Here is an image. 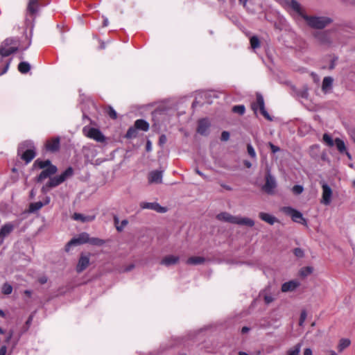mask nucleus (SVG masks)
Listing matches in <instances>:
<instances>
[{"instance_id":"1","label":"nucleus","mask_w":355,"mask_h":355,"mask_svg":"<svg viewBox=\"0 0 355 355\" xmlns=\"http://www.w3.org/2000/svg\"><path fill=\"white\" fill-rule=\"evenodd\" d=\"M18 155L26 163H29L36 155L33 143L29 141L21 143L18 148Z\"/></svg>"},{"instance_id":"2","label":"nucleus","mask_w":355,"mask_h":355,"mask_svg":"<svg viewBox=\"0 0 355 355\" xmlns=\"http://www.w3.org/2000/svg\"><path fill=\"white\" fill-rule=\"evenodd\" d=\"M302 17L309 26L317 29L324 28L332 21L331 19L327 17L308 16L304 14Z\"/></svg>"},{"instance_id":"3","label":"nucleus","mask_w":355,"mask_h":355,"mask_svg":"<svg viewBox=\"0 0 355 355\" xmlns=\"http://www.w3.org/2000/svg\"><path fill=\"white\" fill-rule=\"evenodd\" d=\"M18 49V42L14 38L6 39L0 46V55L6 57L17 51Z\"/></svg>"},{"instance_id":"4","label":"nucleus","mask_w":355,"mask_h":355,"mask_svg":"<svg viewBox=\"0 0 355 355\" xmlns=\"http://www.w3.org/2000/svg\"><path fill=\"white\" fill-rule=\"evenodd\" d=\"M282 211L284 214L290 216L294 222L303 225L306 224V219L303 217V215L300 211L291 207H284L282 208Z\"/></svg>"},{"instance_id":"5","label":"nucleus","mask_w":355,"mask_h":355,"mask_svg":"<svg viewBox=\"0 0 355 355\" xmlns=\"http://www.w3.org/2000/svg\"><path fill=\"white\" fill-rule=\"evenodd\" d=\"M83 132L86 137L98 142H103L105 141L104 135L97 128L85 126L83 128Z\"/></svg>"},{"instance_id":"6","label":"nucleus","mask_w":355,"mask_h":355,"mask_svg":"<svg viewBox=\"0 0 355 355\" xmlns=\"http://www.w3.org/2000/svg\"><path fill=\"white\" fill-rule=\"evenodd\" d=\"M322 197L320 203L324 205H329L332 200L333 191L331 188L324 182L321 183Z\"/></svg>"},{"instance_id":"7","label":"nucleus","mask_w":355,"mask_h":355,"mask_svg":"<svg viewBox=\"0 0 355 355\" xmlns=\"http://www.w3.org/2000/svg\"><path fill=\"white\" fill-rule=\"evenodd\" d=\"M88 242V234L86 232H83L78 234L76 237L71 239L65 245V251L69 252L71 248L75 245H79L84 243H87Z\"/></svg>"},{"instance_id":"8","label":"nucleus","mask_w":355,"mask_h":355,"mask_svg":"<svg viewBox=\"0 0 355 355\" xmlns=\"http://www.w3.org/2000/svg\"><path fill=\"white\" fill-rule=\"evenodd\" d=\"M277 187L275 178L268 172L266 175V182L262 187L263 191L268 194H273Z\"/></svg>"},{"instance_id":"9","label":"nucleus","mask_w":355,"mask_h":355,"mask_svg":"<svg viewBox=\"0 0 355 355\" xmlns=\"http://www.w3.org/2000/svg\"><path fill=\"white\" fill-rule=\"evenodd\" d=\"M252 109L254 110V113H257V110L259 109L261 113L265 118L270 119L268 113L265 110L263 98L261 94L257 95V102L252 104Z\"/></svg>"},{"instance_id":"10","label":"nucleus","mask_w":355,"mask_h":355,"mask_svg":"<svg viewBox=\"0 0 355 355\" xmlns=\"http://www.w3.org/2000/svg\"><path fill=\"white\" fill-rule=\"evenodd\" d=\"M90 264L89 254L81 253L76 265V270L77 272L80 273L84 271Z\"/></svg>"},{"instance_id":"11","label":"nucleus","mask_w":355,"mask_h":355,"mask_svg":"<svg viewBox=\"0 0 355 355\" xmlns=\"http://www.w3.org/2000/svg\"><path fill=\"white\" fill-rule=\"evenodd\" d=\"M140 207L141 209H148L156 211L158 213H165L167 209L164 207H162L157 202H142L140 203Z\"/></svg>"},{"instance_id":"12","label":"nucleus","mask_w":355,"mask_h":355,"mask_svg":"<svg viewBox=\"0 0 355 355\" xmlns=\"http://www.w3.org/2000/svg\"><path fill=\"white\" fill-rule=\"evenodd\" d=\"M282 2L285 6L292 9L301 17L304 14L300 4L295 0H282Z\"/></svg>"},{"instance_id":"13","label":"nucleus","mask_w":355,"mask_h":355,"mask_svg":"<svg viewBox=\"0 0 355 355\" xmlns=\"http://www.w3.org/2000/svg\"><path fill=\"white\" fill-rule=\"evenodd\" d=\"M150 184H160L162 182V171L157 170L149 173L148 177Z\"/></svg>"},{"instance_id":"14","label":"nucleus","mask_w":355,"mask_h":355,"mask_svg":"<svg viewBox=\"0 0 355 355\" xmlns=\"http://www.w3.org/2000/svg\"><path fill=\"white\" fill-rule=\"evenodd\" d=\"M57 171V168L55 166H50L49 167L44 169L39 176L37 177V182H42L51 175L55 174Z\"/></svg>"},{"instance_id":"15","label":"nucleus","mask_w":355,"mask_h":355,"mask_svg":"<svg viewBox=\"0 0 355 355\" xmlns=\"http://www.w3.org/2000/svg\"><path fill=\"white\" fill-rule=\"evenodd\" d=\"M216 218L221 221L236 224L237 216H233L227 212H221L216 216Z\"/></svg>"},{"instance_id":"16","label":"nucleus","mask_w":355,"mask_h":355,"mask_svg":"<svg viewBox=\"0 0 355 355\" xmlns=\"http://www.w3.org/2000/svg\"><path fill=\"white\" fill-rule=\"evenodd\" d=\"M318 42L322 44H329L331 42L330 34L326 31L319 32L315 35Z\"/></svg>"},{"instance_id":"17","label":"nucleus","mask_w":355,"mask_h":355,"mask_svg":"<svg viewBox=\"0 0 355 355\" xmlns=\"http://www.w3.org/2000/svg\"><path fill=\"white\" fill-rule=\"evenodd\" d=\"M300 286V282L297 280H291L285 282L282 286V291L283 293L291 292L295 291Z\"/></svg>"},{"instance_id":"18","label":"nucleus","mask_w":355,"mask_h":355,"mask_svg":"<svg viewBox=\"0 0 355 355\" xmlns=\"http://www.w3.org/2000/svg\"><path fill=\"white\" fill-rule=\"evenodd\" d=\"M210 126V123L206 119H203L199 121L198 126V132L200 135H207L208 132L209 128Z\"/></svg>"},{"instance_id":"19","label":"nucleus","mask_w":355,"mask_h":355,"mask_svg":"<svg viewBox=\"0 0 355 355\" xmlns=\"http://www.w3.org/2000/svg\"><path fill=\"white\" fill-rule=\"evenodd\" d=\"M178 261L179 257L174 255H168L162 259L160 263L168 267L176 264Z\"/></svg>"},{"instance_id":"20","label":"nucleus","mask_w":355,"mask_h":355,"mask_svg":"<svg viewBox=\"0 0 355 355\" xmlns=\"http://www.w3.org/2000/svg\"><path fill=\"white\" fill-rule=\"evenodd\" d=\"M46 150L51 152L58 150L60 148V139L59 138H54L49 140L46 143Z\"/></svg>"},{"instance_id":"21","label":"nucleus","mask_w":355,"mask_h":355,"mask_svg":"<svg viewBox=\"0 0 355 355\" xmlns=\"http://www.w3.org/2000/svg\"><path fill=\"white\" fill-rule=\"evenodd\" d=\"M14 226L11 223H6L0 230V238L3 239L13 230Z\"/></svg>"},{"instance_id":"22","label":"nucleus","mask_w":355,"mask_h":355,"mask_svg":"<svg viewBox=\"0 0 355 355\" xmlns=\"http://www.w3.org/2000/svg\"><path fill=\"white\" fill-rule=\"evenodd\" d=\"M259 216L262 220L269 223L270 225H273L277 221V219L275 216L265 212H260L259 214Z\"/></svg>"},{"instance_id":"23","label":"nucleus","mask_w":355,"mask_h":355,"mask_svg":"<svg viewBox=\"0 0 355 355\" xmlns=\"http://www.w3.org/2000/svg\"><path fill=\"white\" fill-rule=\"evenodd\" d=\"M73 219L75 220H80L83 223L85 222H91L94 220V216H84L79 213H75L73 216Z\"/></svg>"},{"instance_id":"24","label":"nucleus","mask_w":355,"mask_h":355,"mask_svg":"<svg viewBox=\"0 0 355 355\" xmlns=\"http://www.w3.org/2000/svg\"><path fill=\"white\" fill-rule=\"evenodd\" d=\"M236 225L252 227L254 225V222L249 218L237 216Z\"/></svg>"},{"instance_id":"25","label":"nucleus","mask_w":355,"mask_h":355,"mask_svg":"<svg viewBox=\"0 0 355 355\" xmlns=\"http://www.w3.org/2000/svg\"><path fill=\"white\" fill-rule=\"evenodd\" d=\"M205 259L202 257H191L187 260L188 265H200L204 263Z\"/></svg>"},{"instance_id":"26","label":"nucleus","mask_w":355,"mask_h":355,"mask_svg":"<svg viewBox=\"0 0 355 355\" xmlns=\"http://www.w3.org/2000/svg\"><path fill=\"white\" fill-rule=\"evenodd\" d=\"M137 130L147 131L149 128V124L143 119H138L135 121L134 125Z\"/></svg>"},{"instance_id":"27","label":"nucleus","mask_w":355,"mask_h":355,"mask_svg":"<svg viewBox=\"0 0 355 355\" xmlns=\"http://www.w3.org/2000/svg\"><path fill=\"white\" fill-rule=\"evenodd\" d=\"M61 183H62V182L60 180L59 175L55 176L54 178H51L49 182L46 184V186L42 188V189L44 190L47 187H55L60 184Z\"/></svg>"},{"instance_id":"28","label":"nucleus","mask_w":355,"mask_h":355,"mask_svg":"<svg viewBox=\"0 0 355 355\" xmlns=\"http://www.w3.org/2000/svg\"><path fill=\"white\" fill-rule=\"evenodd\" d=\"M332 83H333L332 78H331L329 76L325 77L322 81V91L324 92L325 93L327 92L331 88Z\"/></svg>"},{"instance_id":"29","label":"nucleus","mask_w":355,"mask_h":355,"mask_svg":"<svg viewBox=\"0 0 355 355\" xmlns=\"http://www.w3.org/2000/svg\"><path fill=\"white\" fill-rule=\"evenodd\" d=\"M351 344V341L348 338H342L339 340L337 349L339 352H342L344 349L347 348Z\"/></svg>"},{"instance_id":"30","label":"nucleus","mask_w":355,"mask_h":355,"mask_svg":"<svg viewBox=\"0 0 355 355\" xmlns=\"http://www.w3.org/2000/svg\"><path fill=\"white\" fill-rule=\"evenodd\" d=\"M73 173V168L71 167L67 168L62 174L59 175L60 180L63 182H64L67 178L72 176Z\"/></svg>"},{"instance_id":"31","label":"nucleus","mask_w":355,"mask_h":355,"mask_svg":"<svg viewBox=\"0 0 355 355\" xmlns=\"http://www.w3.org/2000/svg\"><path fill=\"white\" fill-rule=\"evenodd\" d=\"M30 69H31V65L27 62H21L18 65V70L21 73H26L30 71Z\"/></svg>"},{"instance_id":"32","label":"nucleus","mask_w":355,"mask_h":355,"mask_svg":"<svg viewBox=\"0 0 355 355\" xmlns=\"http://www.w3.org/2000/svg\"><path fill=\"white\" fill-rule=\"evenodd\" d=\"M334 144L336 146L337 149L340 153L346 151V146L345 142L339 138H336L334 141Z\"/></svg>"},{"instance_id":"33","label":"nucleus","mask_w":355,"mask_h":355,"mask_svg":"<svg viewBox=\"0 0 355 355\" xmlns=\"http://www.w3.org/2000/svg\"><path fill=\"white\" fill-rule=\"evenodd\" d=\"M37 6H38L37 0H30L28 5V10L31 14H35L37 12Z\"/></svg>"},{"instance_id":"34","label":"nucleus","mask_w":355,"mask_h":355,"mask_svg":"<svg viewBox=\"0 0 355 355\" xmlns=\"http://www.w3.org/2000/svg\"><path fill=\"white\" fill-rule=\"evenodd\" d=\"M89 243L96 245V246H101L105 243V241L103 239H98V238H90L89 235L88 234V242Z\"/></svg>"},{"instance_id":"35","label":"nucleus","mask_w":355,"mask_h":355,"mask_svg":"<svg viewBox=\"0 0 355 355\" xmlns=\"http://www.w3.org/2000/svg\"><path fill=\"white\" fill-rule=\"evenodd\" d=\"M302 344L298 343L293 348H291L287 352V355H299L301 349Z\"/></svg>"},{"instance_id":"36","label":"nucleus","mask_w":355,"mask_h":355,"mask_svg":"<svg viewBox=\"0 0 355 355\" xmlns=\"http://www.w3.org/2000/svg\"><path fill=\"white\" fill-rule=\"evenodd\" d=\"M137 135V130L136 128L134 126V127H130L128 130L126 135H125V137L128 139H132V138L136 137Z\"/></svg>"},{"instance_id":"37","label":"nucleus","mask_w":355,"mask_h":355,"mask_svg":"<svg viewBox=\"0 0 355 355\" xmlns=\"http://www.w3.org/2000/svg\"><path fill=\"white\" fill-rule=\"evenodd\" d=\"M313 271V268L311 266H306V267H304L302 268L300 271V274L301 276L302 277H306L309 275H311Z\"/></svg>"},{"instance_id":"38","label":"nucleus","mask_w":355,"mask_h":355,"mask_svg":"<svg viewBox=\"0 0 355 355\" xmlns=\"http://www.w3.org/2000/svg\"><path fill=\"white\" fill-rule=\"evenodd\" d=\"M322 139L324 142L329 147H332L334 145V141L331 137L327 133L323 135Z\"/></svg>"},{"instance_id":"39","label":"nucleus","mask_w":355,"mask_h":355,"mask_svg":"<svg viewBox=\"0 0 355 355\" xmlns=\"http://www.w3.org/2000/svg\"><path fill=\"white\" fill-rule=\"evenodd\" d=\"M35 164H37L39 166V168H44L46 167L48 168L50 166H52L51 164V162L49 160H46V161L37 160Z\"/></svg>"},{"instance_id":"40","label":"nucleus","mask_w":355,"mask_h":355,"mask_svg":"<svg viewBox=\"0 0 355 355\" xmlns=\"http://www.w3.org/2000/svg\"><path fill=\"white\" fill-rule=\"evenodd\" d=\"M250 45L252 49H255L260 46L259 40L257 36H252L250 38Z\"/></svg>"},{"instance_id":"41","label":"nucleus","mask_w":355,"mask_h":355,"mask_svg":"<svg viewBox=\"0 0 355 355\" xmlns=\"http://www.w3.org/2000/svg\"><path fill=\"white\" fill-rule=\"evenodd\" d=\"M12 291V287L10 284L5 283L2 286V292L5 295H9Z\"/></svg>"},{"instance_id":"42","label":"nucleus","mask_w":355,"mask_h":355,"mask_svg":"<svg viewBox=\"0 0 355 355\" xmlns=\"http://www.w3.org/2000/svg\"><path fill=\"white\" fill-rule=\"evenodd\" d=\"M261 295H263V300L267 304L275 300V297L271 294L266 293L265 291Z\"/></svg>"},{"instance_id":"43","label":"nucleus","mask_w":355,"mask_h":355,"mask_svg":"<svg viewBox=\"0 0 355 355\" xmlns=\"http://www.w3.org/2000/svg\"><path fill=\"white\" fill-rule=\"evenodd\" d=\"M232 110L234 112L239 113V114H243L245 109L244 105H235L233 107Z\"/></svg>"},{"instance_id":"44","label":"nucleus","mask_w":355,"mask_h":355,"mask_svg":"<svg viewBox=\"0 0 355 355\" xmlns=\"http://www.w3.org/2000/svg\"><path fill=\"white\" fill-rule=\"evenodd\" d=\"M247 150H248V153L249 154V155L252 157V158H256V152L253 148V146L250 144H248L247 145Z\"/></svg>"},{"instance_id":"45","label":"nucleus","mask_w":355,"mask_h":355,"mask_svg":"<svg viewBox=\"0 0 355 355\" xmlns=\"http://www.w3.org/2000/svg\"><path fill=\"white\" fill-rule=\"evenodd\" d=\"M303 191L304 188L301 185H295L292 189V191L296 195L302 193Z\"/></svg>"},{"instance_id":"46","label":"nucleus","mask_w":355,"mask_h":355,"mask_svg":"<svg viewBox=\"0 0 355 355\" xmlns=\"http://www.w3.org/2000/svg\"><path fill=\"white\" fill-rule=\"evenodd\" d=\"M128 221L127 220H123L119 226H117L116 227V230L119 231V232H121L123 230V228L128 225Z\"/></svg>"},{"instance_id":"47","label":"nucleus","mask_w":355,"mask_h":355,"mask_svg":"<svg viewBox=\"0 0 355 355\" xmlns=\"http://www.w3.org/2000/svg\"><path fill=\"white\" fill-rule=\"evenodd\" d=\"M294 254L297 257H302L304 256V252L301 248H295L293 251Z\"/></svg>"},{"instance_id":"48","label":"nucleus","mask_w":355,"mask_h":355,"mask_svg":"<svg viewBox=\"0 0 355 355\" xmlns=\"http://www.w3.org/2000/svg\"><path fill=\"white\" fill-rule=\"evenodd\" d=\"M43 206V204L40 202H36L35 204H32L31 205V208L32 210H37V209H40Z\"/></svg>"},{"instance_id":"49","label":"nucleus","mask_w":355,"mask_h":355,"mask_svg":"<svg viewBox=\"0 0 355 355\" xmlns=\"http://www.w3.org/2000/svg\"><path fill=\"white\" fill-rule=\"evenodd\" d=\"M108 114L112 119H116L117 117L116 112L112 107L109 108Z\"/></svg>"},{"instance_id":"50","label":"nucleus","mask_w":355,"mask_h":355,"mask_svg":"<svg viewBox=\"0 0 355 355\" xmlns=\"http://www.w3.org/2000/svg\"><path fill=\"white\" fill-rule=\"evenodd\" d=\"M230 139V133L227 131H223L221 134V140L227 141Z\"/></svg>"},{"instance_id":"51","label":"nucleus","mask_w":355,"mask_h":355,"mask_svg":"<svg viewBox=\"0 0 355 355\" xmlns=\"http://www.w3.org/2000/svg\"><path fill=\"white\" fill-rule=\"evenodd\" d=\"M268 145L273 153H275L279 151V150H280L279 147L275 146L273 144H272L270 142L268 144Z\"/></svg>"},{"instance_id":"52","label":"nucleus","mask_w":355,"mask_h":355,"mask_svg":"<svg viewBox=\"0 0 355 355\" xmlns=\"http://www.w3.org/2000/svg\"><path fill=\"white\" fill-rule=\"evenodd\" d=\"M306 317V313L304 311L301 313L300 320V325H302L304 322Z\"/></svg>"},{"instance_id":"53","label":"nucleus","mask_w":355,"mask_h":355,"mask_svg":"<svg viewBox=\"0 0 355 355\" xmlns=\"http://www.w3.org/2000/svg\"><path fill=\"white\" fill-rule=\"evenodd\" d=\"M350 137L353 140V141L355 143V128L351 129L349 132Z\"/></svg>"},{"instance_id":"54","label":"nucleus","mask_w":355,"mask_h":355,"mask_svg":"<svg viewBox=\"0 0 355 355\" xmlns=\"http://www.w3.org/2000/svg\"><path fill=\"white\" fill-rule=\"evenodd\" d=\"M159 141L160 144H164L166 142V137L164 135H161Z\"/></svg>"},{"instance_id":"55","label":"nucleus","mask_w":355,"mask_h":355,"mask_svg":"<svg viewBox=\"0 0 355 355\" xmlns=\"http://www.w3.org/2000/svg\"><path fill=\"white\" fill-rule=\"evenodd\" d=\"M7 352V347L6 346H2L0 348V355H6Z\"/></svg>"},{"instance_id":"56","label":"nucleus","mask_w":355,"mask_h":355,"mask_svg":"<svg viewBox=\"0 0 355 355\" xmlns=\"http://www.w3.org/2000/svg\"><path fill=\"white\" fill-rule=\"evenodd\" d=\"M134 268H135V265L134 264H130V265L128 266L127 267H125L123 269V271L124 272H128V271H130L131 270H132Z\"/></svg>"},{"instance_id":"57","label":"nucleus","mask_w":355,"mask_h":355,"mask_svg":"<svg viewBox=\"0 0 355 355\" xmlns=\"http://www.w3.org/2000/svg\"><path fill=\"white\" fill-rule=\"evenodd\" d=\"M195 171L197 174H198L199 175H200L201 177H202L203 178L206 179L207 178V176L202 173L200 171L198 170V168H196L195 169Z\"/></svg>"},{"instance_id":"58","label":"nucleus","mask_w":355,"mask_h":355,"mask_svg":"<svg viewBox=\"0 0 355 355\" xmlns=\"http://www.w3.org/2000/svg\"><path fill=\"white\" fill-rule=\"evenodd\" d=\"M304 355H312V351L310 348H306L304 349Z\"/></svg>"},{"instance_id":"59","label":"nucleus","mask_w":355,"mask_h":355,"mask_svg":"<svg viewBox=\"0 0 355 355\" xmlns=\"http://www.w3.org/2000/svg\"><path fill=\"white\" fill-rule=\"evenodd\" d=\"M114 225H115L116 227L117 226H119V225H120L119 224V218L116 216H114Z\"/></svg>"},{"instance_id":"60","label":"nucleus","mask_w":355,"mask_h":355,"mask_svg":"<svg viewBox=\"0 0 355 355\" xmlns=\"http://www.w3.org/2000/svg\"><path fill=\"white\" fill-rule=\"evenodd\" d=\"M220 186L224 188L225 189L227 190V191H231L232 189L231 187L228 186V185H226V184H224L223 183H220Z\"/></svg>"},{"instance_id":"61","label":"nucleus","mask_w":355,"mask_h":355,"mask_svg":"<svg viewBox=\"0 0 355 355\" xmlns=\"http://www.w3.org/2000/svg\"><path fill=\"white\" fill-rule=\"evenodd\" d=\"M325 355H338L334 350H327Z\"/></svg>"},{"instance_id":"62","label":"nucleus","mask_w":355,"mask_h":355,"mask_svg":"<svg viewBox=\"0 0 355 355\" xmlns=\"http://www.w3.org/2000/svg\"><path fill=\"white\" fill-rule=\"evenodd\" d=\"M33 315H31L29 316V318H28V320H27L26 322V324H27V325H30V324H31V322H32V321H33Z\"/></svg>"},{"instance_id":"63","label":"nucleus","mask_w":355,"mask_h":355,"mask_svg":"<svg viewBox=\"0 0 355 355\" xmlns=\"http://www.w3.org/2000/svg\"><path fill=\"white\" fill-rule=\"evenodd\" d=\"M249 330H250V329H249L248 327H243L242 328V329H241V332H242L243 334H245V333H247Z\"/></svg>"},{"instance_id":"64","label":"nucleus","mask_w":355,"mask_h":355,"mask_svg":"<svg viewBox=\"0 0 355 355\" xmlns=\"http://www.w3.org/2000/svg\"><path fill=\"white\" fill-rule=\"evenodd\" d=\"M12 332H10L9 335L8 336L7 338H6V342L8 343L10 341V340L12 338Z\"/></svg>"}]
</instances>
